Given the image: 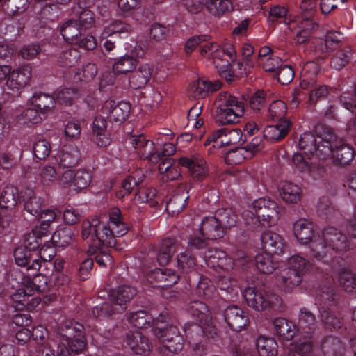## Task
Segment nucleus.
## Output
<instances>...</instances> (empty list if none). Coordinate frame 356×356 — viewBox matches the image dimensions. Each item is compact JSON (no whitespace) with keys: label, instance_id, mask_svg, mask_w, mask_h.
Returning a JSON list of instances; mask_svg holds the SVG:
<instances>
[{"label":"nucleus","instance_id":"obj_1","mask_svg":"<svg viewBox=\"0 0 356 356\" xmlns=\"http://www.w3.org/2000/svg\"><path fill=\"white\" fill-rule=\"evenodd\" d=\"M314 131L319 140L312 132H305L300 137L299 147L308 156L316 154L319 159H326L332 153L330 140L334 138L332 135V129L323 124H318Z\"/></svg>","mask_w":356,"mask_h":356},{"label":"nucleus","instance_id":"obj_2","mask_svg":"<svg viewBox=\"0 0 356 356\" xmlns=\"http://www.w3.org/2000/svg\"><path fill=\"white\" fill-rule=\"evenodd\" d=\"M215 122L220 125L234 124L239 122L245 113V103L229 92H220L214 102Z\"/></svg>","mask_w":356,"mask_h":356},{"label":"nucleus","instance_id":"obj_3","mask_svg":"<svg viewBox=\"0 0 356 356\" xmlns=\"http://www.w3.org/2000/svg\"><path fill=\"white\" fill-rule=\"evenodd\" d=\"M298 326L301 336L298 340L296 341L294 349L289 352V356H312L313 333L316 327L315 316L306 308H301Z\"/></svg>","mask_w":356,"mask_h":356},{"label":"nucleus","instance_id":"obj_4","mask_svg":"<svg viewBox=\"0 0 356 356\" xmlns=\"http://www.w3.org/2000/svg\"><path fill=\"white\" fill-rule=\"evenodd\" d=\"M321 245L323 246V252L316 254V259L323 263H328L332 257L333 252L343 253L350 247V242L347 236L340 229L332 226L325 227L321 231Z\"/></svg>","mask_w":356,"mask_h":356},{"label":"nucleus","instance_id":"obj_5","mask_svg":"<svg viewBox=\"0 0 356 356\" xmlns=\"http://www.w3.org/2000/svg\"><path fill=\"white\" fill-rule=\"evenodd\" d=\"M243 297L247 305L257 311L283 310L282 299L265 285L246 288L243 291Z\"/></svg>","mask_w":356,"mask_h":356},{"label":"nucleus","instance_id":"obj_6","mask_svg":"<svg viewBox=\"0 0 356 356\" xmlns=\"http://www.w3.org/2000/svg\"><path fill=\"white\" fill-rule=\"evenodd\" d=\"M59 335L60 343L58 346H65L67 356L82 353L86 346L84 327L79 322L65 321L60 327Z\"/></svg>","mask_w":356,"mask_h":356},{"label":"nucleus","instance_id":"obj_7","mask_svg":"<svg viewBox=\"0 0 356 356\" xmlns=\"http://www.w3.org/2000/svg\"><path fill=\"white\" fill-rule=\"evenodd\" d=\"M293 234L297 241L302 245H309L310 254L316 259V254L323 252V248L321 245V232L316 233L314 225L305 218H300L293 224Z\"/></svg>","mask_w":356,"mask_h":356},{"label":"nucleus","instance_id":"obj_8","mask_svg":"<svg viewBox=\"0 0 356 356\" xmlns=\"http://www.w3.org/2000/svg\"><path fill=\"white\" fill-rule=\"evenodd\" d=\"M153 334L163 343L160 347V353L169 351L179 353L184 348V339L176 325L170 324L168 327H156L152 329Z\"/></svg>","mask_w":356,"mask_h":356},{"label":"nucleus","instance_id":"obj_9","mask_svg":"<svg viewBox=\"0 0 356 356\" xmlns=\"http://www.w3.org/2000/svg\"><path fill=\"white\" fill-rule=\"evenodd\" d=\"M254 212L268 226L275 225L280 218L277 204L268 198H259L252 202Z\"/></svg>","mask_w":356,"mask_h":356},{"label":"nucleus","instance_id":"obj_10","mask_svg":"<svg viewBox=\"0 0 356 356\" xmlns=\"http://www.w3.org/2000/svg\"><path fill=\"white\" fill-rule=\"evenodd\" d=\"M209 141L216 143L214 147H220L224 145H229L238 143L246 141L245 136L243 138L242 131L238 129L228 130L227 128H221L214 131L211 136L205 142V145H208Z\"/></svg>","mask_w":356,"mask_h":356},{"label":"nucleus","instance_id":"obj_11","mask_svg":"<svg viewBox=\"0 0 356 356\" xmlns=\"http://www.w3.org/2000/svg\"><path fill=\"white\" fill-rule=\"evenodd\" d=\"M14 258L17 265L22 267H26L28 270H39L41 267L42 261L40 258L44 261L47 259L42 255L40 251L39 254L23 247H18L14 251Z\"/></svg>","mask_w":356,"mask_h":356},{"label":"nucleus","instance_id":"obj_12","mask_svg":"<svg viewBox=\"0 0 356 356\" xmlns=\"http://www.w3.org/2000/svg\"><path fill=\"white\" fill-rule=\"evenodd\" d=\"M136 289L130 285H121L109 291V301L122 313L127 308V304L136 295Z\"/></svg>","mask_w":356,"mask_h":356},{"label":"nucleus","instance_id":"obj_13","mask_svg":"<svg viewBox=\"0 0 356 356\" xmlns=\"http://www.w3.org/2000/svg\"><path fill=\"white\" fill-rule=\"evenodd\" d=\"M131 111V105L127 102L116 103L114 100L106 101L102 111L107 115L110 121L122 123L129 116Z\"/></svg>","mask_w":356,"mask_h":356},{"label":"nucleus","instance_id":"obj_14","mask_svg":"<svg viewBox=\"0 0 356 356\" xmlns=\"http://www.w3.org/2000/svg\"><path fill=\"white\" fill-rule=\"evenodd\" d=\"M223 316L227 325L236 332L241 331L249 322L248 316L236 305L227 306L223 311Z\"/></svg>","mask_w":356,"mask_h":356},{"label":"nucleus","instance_id":"obj_15","mask_svg":"<svg viewBox=\"0 0 356 356\" xmlns=\"http://www.w3.org/2000/svg\"><path fill=\"white\" fill-rule=\"evenodd\" d=\"M180 164L188 169L193 179L202 180L208 175L209 170L205 160L198 154H195L191 157L180 159Z\"/></svg>","mask_w":356,"mask_h":356},{"label":"nucleus","instance_id":"obj_16","mask_svg":"<svg viewBox=\"0 0 356 356\" xmlns=\"http://www.w3.org/2000/svg\"><path fill=\"white\" fill-rule=\"evenodd\" d=\"M264 252L272 254H281L286 248V242L280 234L272 231L264 232L261 235Z\"/></svg>","mask_w":356,"mask_h":356},{"label":"nucleus","instance_id":"obj_17","mask_svg":"<svg viewBox=\"0 0 356 356\" xmlns=\"http://www.w3.org/2000/svg\"><path fill=\"white\" fill-rule=\"evenodd\" d=\"M332 135L334 137L331 140V151L330 156H332L335 161L342 165L350 164L354 158V150L348 145L343 143L341 140H338L337 136L332 131Z\"/></svg>","mask_w":356,"mask_h":356},{"label":"nucleus","instance_id":"obj_18","mask_svg":"<svg viewBox=\"0 0 356 356\" xmlns=\"http://www.w3.org/2000/svg\"><path fill=\"white\" fill-rule=\"evenodd\" d=\"M221 85L219 81L211 82L198 79L189 85L187 94L189 97L195 99L204 98L209 95V93H212L220 89Z\"/></svg>","mask_w":356,"mask_h":356},{"label":"nucleus","instance_id":"obj_19","mask_svg":"<svg viewBox=\"0 0 356 356\" xmlns=\"http://www.w3.org/2000/svg\"><path fill=\"white\" fill-rule=\"evenodd\" d=\"M125 342L135 354L139 355H147L152 348L149 339L140 332L127 333Z\"/></svg>","mask_w":356,"mask_h":356},{"label":"nucleus","instance_id":"obj_20","mask_svg":"<svg viewBox=\"0 0 356 356\" xmlns=\"http://www.w3.org/2000/svg\"><path fill=\"white\" fill-rule=\"evenodd\" d=\"M31 76V67L29 65L10 70L6 80V86L12 90L24 88L29 81Z\"/></svg>","mask_w":356,"mask_h":356},{"label":"nucleus","instance_id":"obj_21","mask_svg":"<svg viewBox=\"0 0 356 356\" xmlns=\"http://www.w3.org/2000/svg\"><path fill=\"white\" fill-rule=\"evenodd\" d=\"M200 234L209 240H216L224 236L225 232L213 216H207L202 219L200 225Z\"/></svg>","mask_w":356,"mask_h":356},{"label":"nucleus","instance_id":"obj_22","mask_svg":"<svg viewBox=\"0 0 356 356\" xmlns=\"http://www.w3.org/2000/svg\"><path fill=\"white\" fill-rule=\"evenodd\" d=\"M339 300V295L335 293L334 289L331 285L323 286L317 291L316 302L319 305L320 311L330 309V307L336 306Z\"/></svg>","mask_w":356,"mask_h":356},{"label":"nucleus","instance_id":"obj_23","mask_svg":"<svg viewBox=\"0 0 356 356\" xmlns=\"http://www.w3.org/2000/svg\"><path fill=\"white\" fill-rule=\"evenodd\" d=\"M129 140L140 157L149 159L151 162V157L154 155V143L147 140L143 134L131 136Z\"/></svg>","mask_w":356,"mask_h":356},{"label":"nucleus","instance_id":"obj_24","mask_svg":"<svg viewBox=\"0 0 356 356\" xmlns=\"http://www.w3.org/2000/svg\"><path fill=\"white\" fill-rule=\"evenodd\" d=\"M291 123L288 120L280 121L275 125L267 126L264 130V137L270 142L282 140L289 133Z\"/></svg>","mask_w":356,"mask_h":356},{"label":"nucleus","instance_id":"obj_25","mask_svg":"<svg viewBox=\"0 0 356 356\" xmlns=\"http://www.w3.org/2000/svg\"><path fill=\"white\" fill-rule=\"evenodd\" d=\"M152 67L146 64L132 71L129 78L130 87L134 90L144 88L152 76Z\"/></svg>","mask_w":356,"mask_h":356},{"label":"nucleus","instance_id":"obj_26","mask_svg":"<svg viewBox=\"0 0 356 356\" xmlns=\"http://www.w3.org/2000/svg\"><path fill=\"white\" fill-rule=\"evenodd\" d=\"M320 70L319 65L314 61L307 62L304 64L300 78V87L308 88L318 81L317 76Z\"/></svg>","mask_w":356,"mask_h":356},{"label":"nucleus","instance_id":"obj_27","mask_svg":"<svg viewBox=\"0 0 356 356\" xmlns=\"http://www.w3.org/2000/svg\"><path fill=\"white\" fill-rule=\"evenodd\" d=\"M321 350L323 356H343L345 353L342 341L333 336H327L322 340Z\"/></svg>","mask_w":356,"mask_h":356},{"label":"nucleus","instance_id":"obj_28","mask_svg":"<svg viewBox=\"0 0 356 356\" xmlns=\"http://www.w3.org/2000/svg\"><path fill=\"white\" fill-rule=\"evenodd\" d=\"M274 332L280 339L291 341L296 334V326L290 321L284 318H277L273 321Z\"/></svg>","mask_w":356,"mask_h":356},{"label":"nucleus","instance_id":"obj_29","mask_svg":"<svg viewBox=\"0 0 356 356\" xmlns=\"http://www.w3.org/2000/svg\"><path fill=\"white\" fill-rule=\"evenodd\" d=\"M107 122L104 118L97 116L92 123V131L96 136V143L99 147H106L111 141L107 134Z\"/></svg>","mask_w":356,"mask_h":356},{"label":"nucleus","instance_id":"obj_30","mask_svg":"<svg viewBox=\"0 0 356 356\" xmlns=\"http://www.w3.org/2000/svg\"><path fill=\"white\" fill-rule=\"evenodd\" d=\"M80 158L81 154L76 146L65 147L58 154V164L60 167L71 168L78 163Z\"/></svg>","mask_w":356,"mask_h":356},{"label":"nucleus","instance_id":"obj_31","mask_svg":"<svg viewBox=\"0 0 356 356\" xmlns=\"http://www.w3.org/2000/svg\"><path fill=\"white\" fill-rule=\"evenodd\" d=\"M97 229L95 233V241H98L100 245L113 247L115 245V236L111 230V226L108 221L107 225L99 220Z\"/></svg>","mask_w":356,"mask_h":356},{"label":"nucleus","instance_id":"obj_32","mask_svg":"<svg viewBox=\"0 0 356 356\" xmlns=\"http://www.w3.org/2000/svg\"><path fill=\"white\" fill-rule=\"evenodd\" d=\"M18 189L13 186H7L0 195V206L1 209L10 210L9 215L13 217L14 208L18 202Z\"/></svg>","mask_w":356,"mask_h":356},{"label":"nucleus","instance_id":"obj_33","mask_svg":"<svg viewBox=\"0 0 356 356\" xmlns=\"http://www.w3.org/2000/svg\"><path fill=\"white\" fill-rule=\"evenodd\" d=\"M24 207L27 213L37 218L44 209L43 200L32 191L25 192L23 196Z\"/></svg>","mask_w":356,"mask_h":356},{"label":"nucleus","instance_id":"obj_34","mask_svg":"<svg viewBox=\"0 0 356 356\" xmlns=\"http://www.w3.org/2000/svg\"><path fill=\"white\" fill-rule=\"evenodd\" d=\"M56 98L43 93H35L31 98V103L40 114L45 115L54 108Z\"/></svg>","mask_w":356,"mask_h":356},{"label":"nucleus","instance_id":"obj_35","mask_svg":"<svg viewBox=\"0 0 356 356\" xmlns=\"http://www.w3.org/2000/svg\"><path fill=\"white\" fill-rule=\"evenodd\" d=\"M188 195L184 191H178L166 202L165 211L172 216L179 214L185 207Z\"/></svg>","mask_w":356,"mask_h":356},{"label":"nucleus","instance_id":"obj_36","mask_svg":"<svg viewBox=\"0 0 356 356\" xmlns=\"http://www.w3.org/2000/svg\"><path fill=\"white\" fill-rule=\"evenodd\" d=\"M301 189L291 182H284L280 188V196L287 204H296L300 200Z\"/></svg>","mask_w":356,"mask_h":356},{"label":"nucleus","instance_id":"obj_37","mask_svg":"<svg viewBox=\"0 0 356 356\" xmlns=\"http://www.w3.org/2000/svg\"><path fill=\"white\" fill-rule=\"evenodd\" d=\"M108 220L115 237H121L127 233L129 227L124 221L119 209L114 208L110 212Z\"/></svg>","mask_w":356,"mask_h":356},{"label":"nucleus","instance_id":"obj_38","mask_svg":"<svg viewBox=\"0 0 356 356\" xmlns=\"http://www.w3.org/2000/svg\"><path fill=\"white\" fill-rule=\"evenodd\" d=\"M46 234V227L40 229L36 227L25 236L23 247L36 253L42 243V238L47 236Z\"/></svg>","mask_w":356,"mask_h":356},{"label":"nucleus","instance_id":"obj_39","mask_svg":"<svg viewBox=\"0 0 356 356\" xmlns=\"http://www.w3.org/2000/svg\"><path fill=\"white\" fill-rule=\"evenodd\" d=\"M306 3V2L303 3L301 6V8L307 11L302 13L301 19L298 22L297 28L302 30V31H305L312 35L318 28V24L312 18L314 15L313 10L314 6H312L309 8H307Z\"/></svg>","mask_w":356,"mask_h":356},{"label":"nucleus","instance_id":"obj_40","mask_svg":"<svg viewBox=\"0 0 356 356\" xmlns=\"http://www.w3.org/2000/svg\"><path fill=\"white\" fill-rule=\"evenodd\" d=\"M255 346L259 356H276L277 344L271 337L259 336L255 341Z\"/></svg>","mask_w":356,"mask_h":356},{"label":"nucleus","instance_id":"obj_41","mask_svg":"<svg viewBox=\"0 0 356 356\" xmlns=\"http://www.w3.org/2000/svg\"><path fill=\"white\" fill-rule=\"evenodd\" d=\"M127 321L136 328L145 329L153 324L154 318L152 314H148L146 311L139 310L128 314Z\"/></svg>","mask_w":356,"mask_h":356},{"label":"nucleus","instance_id":"obj_42","mask_svg":"<svg viewBox=\"0 0 356 356\" xmlns=\"http://www.w3.org/2000/svg\"><path fill=\"white\" fill-rule=\"evenodd\" d=\"M255 265L258 270L264 274H270L277 268V262L272 254L265 252L256 255Z\"/></svg>","mask_w":356,"mask_h":356},{"label":"nucleus","instance_id":"obj_43","mask_svg":"<svg viewBox=\"0 0 356 356\" xmlns=\"http://www.w3.org/2000/svg\"><path fill=\"white\" fill-rule=\"evenodd\" d=\"M82 32H84L78 25L74 19H71L65 22L60 28V33L64 40L74 44Z\"/></svg>","mask_w":356,"mask_h":356},{"label":"nucleus","instance_id":"obj_44","mask_svg":"<svg viewBox=\"0 0 356 356\" xmlns=\"http://www.w3.org/2000/svg\"><path fill=\"white\" fill-rule=\"evenodd\" d=\"M277 280L286 291H291L301 283L302 276L296 271L284 269L277 276Z\"/></svg>","mask_w":356,"mask_h":356},{"label":"nucleus","instance_id":"obj_45","mask_svg":"<svg viewBox=\"0 0 356 356\" xmlns=\"http://www.w3.org/2000/svg\"><path fill=\"white\" fill-rule=\"evenodd\" d=\"M204 4L207 10L215 17H220L232 9L229 0H206Z\"/></svg>","mask_w":356,"mask_h":356},{"label":"nucleus","instance_id":"obj_46","mask_svg":"<svg viewBox=\"0 0 356 356\" xmlns=\"http://www.w3.org/2000/svg\"><path fill=\"white\" fill-rule=\"evenodd\" d=\"M175 252V241L172 238H165L162 241L156 255L157 261L161 266L167 264Z\"/></svg>","mask_w":356,"mask_h":356},{"label":"nucleus","instance_id":"obj_47","mask_svg":"<svg viewBox=\"0 0 356 356\" xmlns=\"http://www.w3.org/2000/svg\"><path fill=\"white\" fill-rule=\"evenodd\" d=\"M184 332L188 343H197L206 338L204 328L196 323H187L184 326Z\"/></svg>","mask_w":356,"mask_h":356},{"label":"nucleus","instance_id":"obj_48","mask_svg":"<svg viewBox=\"0 0 356 356\" xmlns=\"http://www.w3.org/2000/svg\"><path fill=\"white\" fill-rule=\"evenodd\" d=\"M187 312L195 321L206 322L209 315L208 306L201 301H193L188 304Z\"/></svg>","mask_w":356,"mask_h":356},{"label":"nucleus","instance_id":"obj_49","mask_svg":"<svg viewBox=\"0 0 356 356\" xmlns=\"http://www.w3.org/2000/svg\"><path fill=\"white\" fill-rule=\"evenodd\" d=\"M200 52L203 57L214 60L222 61L223 51L217 42H211L200 47Z\"/></svg>","mask_w":356,"mask_h":356},{"label":"nucleus","instance_id":"obj_50","mask_svg":"<svg viewBox=\"0 0 356 356\" xmlns=\"http://www.w3.org/2000/svg\"><path fill=\"white\" fill-rule=\"evenodd\" d=\"M42 120V118L35 108H26L16 117V122L20 125L30 126L40 123Z\"/></svg>","mask_w":356,"mask_h":356},{"label":"nucleus","instance_id":"obj_51","mask_svg":"<svg viewBox=\"0 0 356 356\" xmlns=\"http://www.w3.org/2000/svg\"><path fill=\"white\" fill-rule=\"evenodd\" d=\"M302 89L309 91V102L312 105H315L318 100L325 99L330 93V88L318 81L312 87Z\"/></svg>","mask_w":356,"mask_h":356},{"label":"nucleus","instance_id":"obj_52","mask_svg":"<svg viewBox=\"0 0 356 356\" xmlns=\"http://www.w3.org/2000/svg\"><path fill=\"white\" fill-rule=\"evenodd\" d=\"M51 239L56 246L65 247L74 240V234L69 227H64L55 232Z\"/></svg>","mask_w":356,"mask_h":356},{"label":"nucleus","instance_id":"obj_53","mask_svg":"<svg viewBox=\"0 0 356 356\" xmlns=\"http://www.w3.org/2000/svg\"><path fill=\"white\" fill-rule=\"evenodd\" d=\"M80 58L81 54L78 50L68 48L60 52L58 58V63L63 67H72L78 63Z\"/></svg>","mask_w":356,"mask_h":356},{"label":"nucleus","instance_id":"obj_54","mask_svg":"<svg viewBox=\"0 0 356 356\" xmlns=\"http://www.w3.org/2000/svg\"><path fill=\"white\" fill-rule=\"evenodd\" d=\"M214 216L225 232L236 225L237 220V216L230 209H218Z\"/></svg>","mask_w":356,"mask_h":356},{"label":"nucleus","instance_id":"obj_55","mask_svg":"<svg viewBox=\"0 0 356 356\" xmlns=\"http://www.w3.org/2000/svg\"><path fill=\"white\" fill-rule=\"evenodd\" d=\"M131 26L121 21H115L110 26L105 27L101 34V38H116L120 34L128 33Z\"/></svg>","mask_w":356,"mask_h":356},{"label":"nucleus","instance_id":"obj_56","mask_svg":"<svg viewBox=\"0 0 356 356\" xmlns=\"http://www.w3.org/2000/svg\"><path fill=\"white\" fill-rule=\"evenodd\" d=\"M137 59L132 56L125 55L121 57L113 65V70L115 74H125L128 72H132L136 67Z\"/></svg>","mask_w":356,"mask_h":356},{"label":"nucleus","instance_id":"obj_57","mask_svg":"<svg viewBox=\"0 0 356 356\" xmlns=\"http://www.w3.org/2000/svg\"><path fill=\"white\" fill-rule=\"evenodd\" d=\"M79 97V92L72 88H61L55 92V98L61 104L70 106Z\"/></svg>","mask_w":356,"mask_h":356},{"label":"nucleus","instance_id":"obj_58","mask_svg":"<svg viewBox=\"0 0 356 356\" xmlns=\"http://www.w3.org/2000/svg\"><path fill=\"white\" fill-rule=\"evenodd\" d=\"M320 318L326 330H337L341 327L342 323L340 318L330 309L321 310Z\"/></svg>","mask_w":356,"mask_h":356},{"label":"nucleus","instance_id":"obj_59","mask_svg":"<svg viewBox=\"0 0 356 356\" xmlns=\"http://www.w3.org/2000/svg\"><path fill=\"white\" fill-rule=\"evenodd\" d=\"M38 180L44 186H49L58 178L56 170L54 165H42L37 175Z\"/></svg>","mask_w":356,"mask_h":356},{"label":"nucleus","instance_id":"obj_60","mask_svg":"<svg viewBox=\"0 0 356 356\" xmlns=\"http://www.w3.org/2000/svg\"><path fill=\"white\" fill-rule=\"evenodd\" d=\"M340 286L347 292L356 291V275L348 270H343L339 275Z\"/></svg>","mask_w":356,"mask_h":356},{"label":"nucleus","instance_id":"obj_61","mask_svg":"<svg viewBox=\"0 0 356 356\" xmlns=\"http://www.w3.org/2000/svg\"><path fill=\"white\" fill-rule=\"evenodd\" d=\"M288 270L296 271L301 276L309 268V262L300 255H293L288 260Z\"/></svg>","mask_w":356,"mask_h":356},{"label":"nucleus","instance_id":"obj_62","mask_svg":"<svg viewBox=\"0 0 356 356\" xmlns=\"http://www.w3.org/2000/svg\"><path fill=\"white\" fill-rule=\"evenodd\" d=\"M117 313L118 312L115 307L110 301L97 305L92 310L93 317L99 320L110 317Z\"/></svg>","mask_w":356,"mask_h":356},{"label":"nucleus","instance_id":"obj_63","mask_svg":"<svg viewBox=\"0 0 356 356\" xmlns=\"http://www.w3.org/2000/svg\"><path fill=\"white\" fill-rule=\"evenodd\" d=\"M177 261L178 269L183 273L192 272L196 264L195 258L187 252L178 254Z\"/></svg>","mask_w":356,"mask_h":356},{"label":"nucleus","instance_id":"obj_64","mask_svg":"<svg viewBox=\"0 0 356 356\" xmlns=\"http://www.w3.org/2000/svg\"><path fill=\"white\" fill-rule=\"evenodd\" d=\"M48 277L41 273L37 274L32 279L29 278L25 284L26 287H30L33 290V294L37 291L44 292L48 289Z\"/></svg>","mask_w":356,"mask_h":356}]
</instances>
